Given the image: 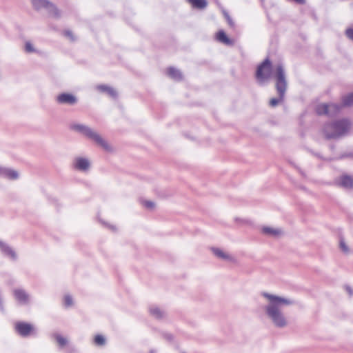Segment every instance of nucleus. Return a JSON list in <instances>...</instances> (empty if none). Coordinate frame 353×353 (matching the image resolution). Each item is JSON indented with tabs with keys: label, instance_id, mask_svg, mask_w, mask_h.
I'll return each mask as SVG.
<instances>
[{
	"label": "nucleus",
	"instance_id": "18",
	"mask_svg": "<svg viewBox=\"0 0 353 353\" xmlns=\"http://www.w3.org/2000/svg\"><path fill=\"white\" fill-rule=\"evenodd\" d=\"M46 10L48 11V14L53 17L59 18L60 17L59 9L51 2H49V5H48Z\"/></svg>",
	"mask_w": 353,
	"mask_h": 353
},
{
	"label": "nucleus",
	"instance_id": "9",
	"mask_svg": "<svg viewBox=\"0 0 353 353\" xmlns=\"http://www.w3.org/2000/svg\"><path fill=\"white\" fill-rule=\"evenodd\" d=\"M72 165L78 171L86 172L90 167V163L88 159L79 157L74 159Z\"/></svg>",
	"mask_w": 353,
	"mask_h": 353
},
{
	"label": "nucleus",
	"instance_id": "7",
	"mask_svg": "<svg viewBox=\"0 0 353 353\" xmlns=\"http://www.w3.org/2000/svg\"><path fill=\"white\" fill-rule=\"evenodd\" d=\"M14 328L16 332L22 337H27L30 334H36L34 326L29 323L23 321L17 322Z\"/></svg>",
	"mask_w": 353,
	"mask_h": 353
},
{
	"label": "nucleus",
	"instance_id": "10",
	"mask_svg": "<svg viewBox=\"0 0 353 353\" xmlns=\"http://www.w3.org/2000/svg\"><path fill=\"white\" fill-rule=\"evenodd\" d=\"M57 101L59 104L73 105L77 103V98L72 94L63 92L57 97Z\"/></svg>",
	"mask_w": 353,
	"mask_h": 353
},
{
	"label": "nucleus",
	"instance_id": "4",
	"mask_svg": "<svg viewBox=\"0 0 353 353\" xmlns=\"http://www.w3.org/2000/svg\"><path fill=\"white\" fill-rule=\"evenodd\" d=\"M350 122L343 119L325 123L323 126V132L327 139L339 138L347 132Z\"/></svg>",
	"mask_w": 353,
	"mask_h": 353
},
{
	"label": "nucleus",
	"instance_id": "22",
	"mask_svg": "<svg viewBox=\"0 0 353 353\" xmlns=\"http://www.w3.org/2000/svg\"><path fill=\"white\" fill-rule=\"evenodd\" d=\"M188 1L194 8L198 9H203L207 6L208 4L206 0H188Z\"/></svg>",
	"mask_w": 353,
	"mask_h": 353
},
{
	"label": "nucleus",
	"instance_id": "36",
	"mask_svg": "<svg viewBox=\"0 0 353 353\" xmlns=\"http://www.w3.org/2000/svg\"><path fill=\"white\" fill-rule=\"evenodd\" d=\"M316 156H318V157H319V158H321V157L320 155H319V154H316Z\"/></svg>",
	"mask_w": 353,
	"mask_h": 353
},
{
	"label": "nucleus",
	"instance_id": "31",
	"mask_svg": "<svg viewBox=\"0 0 353 353\" xmlns=\"http://www.w3.org/2000/svg\"><path fill=\"white\" fill-rule=\"evenodd\" d=\"M340 248L344 252H348V247L343 241H340Z\"/></svg>",
	"mask_w": 353,
	"mask_h": 353
},
{
	"label": "nucleus",
	"instance_id": "32",
	"mask_svg": "<svg viewBox=\"0 0 353 353\" xmlns=\"http://www.w3.org/2000/svg\"><path fill=\"white\" fill-rule=\"evenodd\" d=\"M163 336L168 341H171L173 339V336L170 333H165Z\"/></svg>",
	"mask_w": 353,
	"mask_h": 353
},
{
	"label": "nucleus",
	"instance_id": "21",
	"mask_svg": "<svg viewBox=\"0 0 353 353\" xmlns=\"http://www.w3.org/2000/svg\"><path fill=\"white\" fill-rule=\"evenodd\" d=\"M53 338L56 340L60 347H63L68 344V340L59 333H54L52 335Z\"/></svg>",
	"mask_w": 353,
	"mask_h": 353
},
{
	"label": "nucleus",
	"instance_id": "3",
	"mask_svg": "<svg viewBox=\"0 0 353 353\" xmlns=\"http://www.w3.org/2000/svg\"><path fill=\"white\" fill-rule=\"evenodd\" d=\"M70 129L92 141L105 151L111 150V148L107 141L103 139L97 131L94 130L88 125L74 123L70 125Z\"/></svg>",
	"mask_w": 353,
	"mask_h": 353
},
{
	"label": "nucleus",
	"instance_id": "15",
	"mask_svg": "<svg viewBox=\"0 0 353 353\" xmlns=\"http://www.w3.org/2000/svg\"><path fill=\"white\" fill-rule=\"evenodd\" d=\"M167 74L175 81H181L183 78L181 71L174 67H170L168 68Z\"/></svg>",
	"mask_w": 353,
	"mask_h": 353
},
{
	"label": "nucleus",
	"instance_id": "6",
	"mask_svg": "<svg viewBox=\"0 0 353 353\" xmlns=\"http://www.w3.org/2000/svg\"><path fill=\"white\" fill-rule=\"evenodd\" d=\"M341 110V105L336 103L330 104H319L316 107V112L318 115H328L333 117L336 114Z\"/></svg>",
	"mask_w": 353,
	"mask_h": 353
},
{
	"label": "nucleus",
	"instance_id": "23",
	"mask_svg": "<svg viewBox=\"0 0 353 353\" xmlns=\"http://www.w3.org/2000/svg\"><path fill=\"white\" fill-rule=\"evenodd\" d=\"M212 252L216 256H217L218 258L222 259L223 260H230L231 259L230 255L225 253L221 249L212 248Z\"/></svg>",
	"mask_w": 353,
	"mask_h": 353
},
{
	"label": "nucleus",
	"instance_id": "17",
	"mask_svg": "<svg viewBox=\"0 0 353 353\" xmlns=\"http://www.w3.org/2000/svg\"><path fill=\"white\" fill-rule=\"evenodd\" d=\"M216 39L225 44L227 45H232V41L231 39H230L228 36L226 35L225 32L223 30H219L216 34Z\"/></svg>",
	"mask_w": 353,
	"mask_h": 353
},
{
	"label": "nucleus",
	"instance_id": "11",
	"mask_svg": "<svg viewBox=\"0 0 353 353\" xmlns=\"http://www.w3.org/2000/svg\"><path fill=\"white\" fill-rule=\"evenodd\" d=\"M0 252L6 257L10 258L12 261H17L18 259L17 254L15 250L8 243L0 240Z\"/></svg>",
	"mask_w": 353,
	"mask_h": 353
},
{
	"label": "nucleus",
	"instance_id": "20",
	"mask_svg": "<svg viewBox=\"0 0 353 353\" xmlns=\"http://www.w3.org/2000/svg\"><path fill=\"white\" fill-rule=\"evenodd\" d=\"M150 314L152 315L154 318L160 319H162L164 316V312L159 307L156 306H152L150 308Z\"/></svg>",
	"mask_w": 353,
	"mask_h": 353
},
{
	"label": "nucleus",
	"instance_id": "13",
	"mask_svg": "<svg viewBox=\"0 0 353 353\" xmlns=\"http://www.w3.org/2000/svg\"><path fill=\"white\" fill-rule=\"evenodd\" d=\"M338 184L345 189H351L353 188V178L348 174L341 175L337 181Z\"/></svg>",
	"mask_w": 353,
	"mask_h": 353
},
{
	"label": "nucleus",
	"instance_id": "8",
	"mask_svg": "<svg viewBox=\"0 0 353 353\" xmlns=\"http://www.w3.org/2000/svg\"><path fill=\"white\" fill-rule=\"evenodd\" d=\"M13 296L20 305H26L30 303V295L23 288L14 289Z\"/></svg>",
	"mask_w": 353,
	"mask_h": 353
},
{
	"label": "nucleus",
	"instance_id": "27",
	"mask_svg": "<svg viewBox=\"0 0 353 353\" xmlns=\"http://www.w3.org/2000/svg\"><path fill=\"white\" fill-rule=\"evenodd\" d=\"M63 35L68 38L71 41H74L76 40L75 37L74 36L72 32L70 30H65L63 31Z\"/></svg>",
	"mask_w": 353,
	"mask_h": 353
},
{
	"label": "nucleus",
	"instance_id": "14",
	"mask_svg": "<svg viewBox=\"0 0 353 353\" xmlns=\"http://www.w3.org/2000/svg\"><path fill=\"white\" fill-rule=\"evenodd\" d=\"M262 232L264 234L273 236V237H277L283 234V231L280 228H272L270 227H263L262 228Z\"/></svg>",
	"mask_w": 353,
	"mask_h": 353
},
{
	"label": "nucleus",
	"instance_id": "16",
	"mask_svg": "<svg viewBox=\"0 0 353 353\" xmlns=\"http://www.w3.org/2000/svg\"><path fill=\"white\" fill-rule=\"evenodd\" d=\"M97 89L102 92L107 93L109 96L112 98H116L117 97V91L112 87H110L106 85H99L97 86Z\"/></svg>",
	"mask_w": 353,
	"mask_h": 353
},
{
	"label": "nucleus",
	"instance_id": "2",
	"mask_svg": "<svg viewBox=\"0 0 353 353\" xmlns=\"http://www.w3.org/2000/svg\"><path fill=\"white\" fill-rule=\"evenodd\" d=\"M274 77L276 81L275 88L279 96L277 98H272L270 100V105L272 107L277 105L283 101L288 88L285 72L282 64L276 65L274 69Z\"/></svg>",
	"mask_w": 353,
	"mask_h": 353
},
{
	"label": "nucleus",
	"instance_id": "34",
	"mask_svg": "<svg viewBox=\"0 0 353 353\" xmlns=\"http://www.w3.org/2000/svg\"><path fill=\"white\" fill-rule=\"evenodd\" d=\"M343 157H352V158H353V153L345 154L342 155V157H341V158H343Z\"/></svg>",
	"mask_w": 353,
	"mask_h": 353
},
{
	"label": "nucleus",
	"instance_id": "37",
	"mask_svg": "<svg viewBox=\"0 0 353 353\" xmlns=\"http://www.w3.org/2000/svg\"><path fill=\"white\" fill-rule=\"evenodd\" d=\"M150 353H154V352H153V351H151V352H150Z\"/></svg>",
	"mask_w": 353,
	"mask_h": 353
},
{
	"label": "nucleus",
	"instance_id": "33",
	"mask_svg": "<svg viewBox=\"0 0 353 353\" xmlns=\"http://www.w3.org/2000/svg\"><path fill=\"white\" fill-rule=\"evenodd\" d=\"M346 290L348 292L350 295H352L353 294V290H352V289L350 286H346Z\"/></svg>",
	"mask_w": 353,
	"mask_h": 353
},
{
	"label": "nucleus",
	"instance_id": "24",
	"mask_svg": "<svg viewBox=\"0 0 353 353\" xmlns=\"http://www.w3.org/2000/svg\"><path fill=\"white\" fill-rule=\"evenodd\" d=\"M353 105V92L343 97L341 106H350Z\"/></svg>",
	"mask_w": 353,
	"mask_h": 353
},
{
	"label": "nucleus",
	"instance_id": "26",
	"mask_svg": "<svg viewBox=\"0 0 353 353\" xmlns=\"http://www.w3.org/2000/svg\"><path fill=\"white\" fill-rule=\"evenodd\" d=\"M73 304L72 298L70 295H65L64 296V305L66 307L72 306Z\"/></svg>",
	"mask_w": 353,
	"mask_h": 353
},
{
	"label": "nucleus",
	"instance_id": "19",
	"mask_svg": "<svg viewBox=\"0 0 353 353\" xmlns=\"http://www.w3.org/2000/svg\"><path fill=\"white\" fill-rule=\"evenodd\" d=\"M49 1L48 0H32V4L34 9L39 10L42 8L46 9L48 5H49Z\"/></svg>",
	"mask_w": 353,
	"mask_h": 353
},
{
	"label": "nucleus",
	"instance_id": "1",
	"mask_svg": "<svg viewBox=\"0 0 353 353\" xmlns=\"http://www.w3.org/2000/svg\"><path fill=\"white\" fill-rule=\"evenodd\" d=\"M262 296L268 300V304L264 307L268 318L276 327H285L288 321L283 311V307L292 305L293 301L289 299L268 292H263Z\"/></svg>",
	"mask_w": 353,
	"mask_h": 353
},
{
	"label": "nucleus",
	"instance_id": "25",
	"mask_svg": "<svg viewBox=\"0 0 353 353\" xmlns=\"http://www.w3.org/2000/svg\"><path fill=\"white\" fill-rule=\"evenodd\" d=\"M94 343L97 345H103L105 343V339L103 336L101 334H97L95 336L94 339Z\"/></svg>",
	"mask_w": 353,
	"mask_h": 353
},
{
	"label": "nucleus",
	"instance_id": "12",
	"mask_svg": "<svg viewBox=\"0 0 353 353\" xmlns=\"http://www.w3.org/2000/svg\"><path fill=\"white\" fill-rule=\"evenodd\" d=\"M0 176L4 177L10 180H15L18 179V172L12 169L1 167L0 168Z\"/></svg>",
	"mask_w": 353,
	"mask_h": 353
},
{
	"label": "nucleus",
	"instance_id": "29",
	"mask_svg": "<svg viewBox=\"0 0 353 353\" xmlns=\"http://www.w3.org/2000/svg\"><path fill=\"white\" fill-rule=\"evenodd\" d=\"M25 50L27 52H29V53L35 52L34 48L31 44V43L29 41L26 42Z\"/></svg>",
	"mask_w": 353,
	"mask_h": 353
},
{
	"label": "nucleus",
	"instance_id": "35",
	"mask_svg": "<svg viewBox=\"0 0 353 353\" xmlns=\"http://www.w3.org/2000/svg\"><path fill=\"white\" fill-rule=\"evenodd\" d=\"M102 223H103V225H107L108 227H109L111 230H114V226L110 225H108L107 223H104V222H103Z\"/></svg>",
	"mask_w": 353,
	"mask_h": 353
},
{
	"label": "nucleus",
	"instance_id": "30",
	"mask_svg": "<svg viewBox=\"0 0 353 353\" xmlns=\"http://www.w3.org/2000/svg\"><path fill=\"white\" fill-rule=\"evenodd\" d=\"M345 34L350 39L353 41V28H347L345 31Z\"/></svg>",
	"mask_w": 353,
	"mask_h": 353
},
{
	"label": "nucleus",
	"instance_id": "28",
	"mask_svg": "<svg viewBox=\"0 0 353 353\" xmlns=\"http://www.w3.org/2000/svg\"><path fill=\"white\" fill-rule=\"evenodd\" d=\"M142 205L147 209L152 210L154 208V203L152 201H143Z\"/></svg>",
	"mask_w": 353,
	"mask_h": 353
},
{
	"label": "nucleus",
	"instance_id": "5",
	"mask_svg": "<svg viewBox=\"0 0 353 353\" xmlns=\"http://www.w3.org/2000/svg\"><path fill=\"white\" fill-rule=\"evenodd\" d=\"M272 75V63L268 57L256 68L255 77L259 84H263L270 80Z\"/></svg>",
	"mask_w": 353,
	"mask_h": 353
}]
</instances>
